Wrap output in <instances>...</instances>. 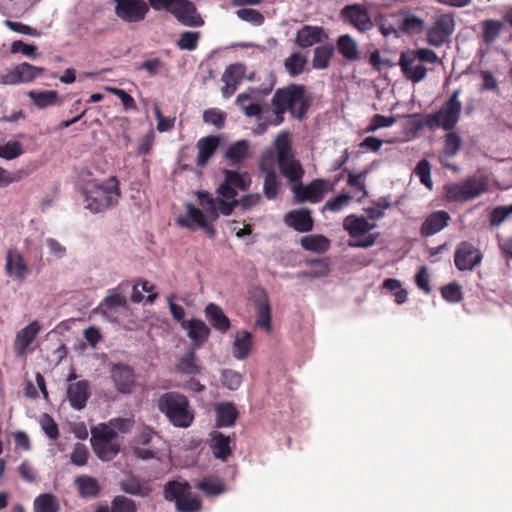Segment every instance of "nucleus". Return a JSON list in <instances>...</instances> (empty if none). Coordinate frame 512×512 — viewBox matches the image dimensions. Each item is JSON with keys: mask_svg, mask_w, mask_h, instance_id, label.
Wrapping results in <instances>:
<instances>
[{"mask_svg": "<svg viewBox=\"0 0 512 512\" xmlns=\"http://www.w3.org/2000/svg\"><path fill=\"white\" fill-rule=\"evenodd\" d=\"M252 334L247 330H242L236 333L235 339L232 343V354L237 360L246 359L252 349Z\"/></svg>", "mask_w": 512, "mask_h": 512, "instance_id": "28", "label": "nucleus"}, {"mask_svg": "<svg viewBox=\"0 0 512 512\" xmlns=\"http://www.w3.org/2000/svg\"><path fill=\"white\" fill-rule=\"evenodd\" d=\"M221 383L223 387L229 390H237L243 381L242 375L232 369H224L221 371Z\"/></svg>", "mask_w": 512, "mask_h": 512, "instance_id": "52", "label": "nucleus"}, {"mask_svg": "<svg viewBox=\"0 0 512 512\" xmlns=\"http://www.w3.org/2000/svg\"><path fill=\"white\" fill-rule=\"evenodd\" d=\"M306 63L307 59L305 56L301 55L299 52H294L285 59L284 67L290 76L295 77L304 71Z\"/></svg>", "mask_w": 512, "mask_h": 512, "instance_id": "47", "label": "nucleus"}, {"mask_svg": "<svg viewBox=\"0 0 512 512\" xmlns=\"http://www.w3.org/2000/svg\"><path fill=\"white\" fill-rule=\"evenodd\" d=\"M164 498L174 503L176 512H200L202 509L201 499L192 492L189 482H167Z\"/></svg>", "mask_w": 512, "mask_h": 512, "instance_id": "5", "label": "nucleus"}, {"mask_svg": "<svg viewBox=\"0 0 512 512\" xmlns=\"http://www.w3.org/2000/svg\"><path fill=\"white\" fill-rule=\"evenodd\" d=\"M67 397L73 409L82 410L90 397L88 381L80 380L71 383L67 389Z\"/></svg>", "mask_w": 512, "mask_h": 512, "instance_id": "21", "label": "nucleus"}, {"mask_svg": "<svg viewBox=\"0 0 512 512\" xmlns=\"http://www.w3.org/2000/svg\"><path fill=\"white\" fill-rule=\"evenodd\" d=\"M236 16L245 22H248L254 26H261L264 21V15L256 9L252 8H241L235 12Z\"/></svg>", "mask_w": 512, "mask_h": 512, "instance_id": "55", "label": "nucleus"}, {"mask_svg": "<svg viewBox=\"0 0 512 512\" xmlns=\"http://www.w3.org/2000/svg\"><path fill=\"white\" fill-rule=\"evenodd\" d=\"M460 94V89L454 90L435 113L427 114L424 117H421L419 114H413L411 117L417 119V122L414 123L415 127L422 129L426 126L429 129L442 128L445 131L453 130L460 120L462 111V103L459 100Z\"/></svg>", "mask_w": 512, "mask_h": 512, "instance_id": "3", "label": "nucleus"}, {"mask_svg": "<svg viewBox=\"0 0 512 512\" xmlns=\"http://www.w3.org/2000/svg\"><path fill=\"white\" fill-rule=\"evenodd\" d=\"M409 54H411L414 58L418 60L421 64L430 63L435 64L439 61V57L435 51L428 48H419L417 50H407Z\"/></svg>", "mask_w": 512, "mask_h": 512, "instance_id": "59", "label": "nucleus"}, {"mask_svg": "<svg viewBox=\"0 0 512 512\" xmlns=\"http://www.w3.org/2000/svg\"><path fill=\"white\" fill-rule=\"evenodd\" d=\"M204 313L208 322L215 330L223 334L229 330L231 326L230 320L219 305L215 303L207 304Z\"/></svg>", "mask_w": 512, "mask_h": 512, "instance_id": "26", "label": "nucleus"}, {"mask_svg": "<svg viewBox=\"0 0 512 512\" xmlns=\"http://www.w3.org/2000/svg\"><path fill=\"white\" fill-rule=\"evenodd\" d=\"M220 144V138L215 135H209L200 138L197 142L198 155L196 158V166L205 167L210 158L214 155Z\"/></svg>", "mask_w": 512, "mask_h": 512, "instance_id": "24", "label": "nucleus"}, {"mask_svg": "<svg viewBox=\"0 0 512 512\" xmlns=\"http://www.w3.org/2000/svg\"><path fill=\"white\" fill-rule=\"evenodd\" d=\"M483 255L472 243L460 242L455 250L454 263L460 271H472L482 261Z\"/></svg>", "mask_w": 512, "mask_h": 512, "instance_id": "10", "label": "nucleus"}, {"mask_svg": "<svg viewBox=\"0 0 512 512\" xmlns=\"http://www.w3.org/2000/svg\"><path fill=\"white\" fill-rule=\"evenodd\" d=\"M454 27L455 22L451 15H440L427 31V42L434 47L442 46L449 40Z\"/></svg>", "mask_w": 512, "mask_h": 512, "instance_id": "11", "label": "nucleus"}, {"mask_svg": "<svg viewBox=\"0 0 512 512\" xmlns=\"http://www.w3.org/2000/svg\"><path fill=\"white\" fill-rule=\"evenodd\" d=\"M94 453L102 461H110L120 452V442H91Z\"/></svg>", "mask_w": 512, "mask_h": 512, "instance_id": "39", "label": "nucleus"}, {"mask_svg": "<svg viewBox=\"0 0 512 512\" xmlns=\"http://www.w3.org/2000/svg\"><path fill=\"white\" fill-rule=\"evenodd\" d=\"M39 331V323L37 321H33L17 333L15 339V348L19 354L25 352V350L33 342Z\"/></svg>", "mask_w": 512, "mask_h": 512, "instance_id": "32", "label": "nucleus"}, {"mask_svg": "<svg viewBox=\"0 0 512 512\" xmlns=\"http://www.w3.org/2000/svg\"><path fill=\"white\" fill-rule=\"evenodd\" d=\"M375 227V222H369L366 217L355 214L346 216L343 221L344 230H346L352 238L363 236Z\"/></svg>", "mask_w": 512, "mask_h": 512, "instance_id": "22", "label": "nucleus"}, {"mask_svg": "<svg viewBox=\"0 0 512 512\" xmlns=\"http://www.w3.org/2000/svg\"><path fill=\"white\" fill-rule=\"evenodd\" d=\"M503 24L499 20L488 19L482 22V38L486 44L493 43L500 35Z\"/></svg>", "mask_w": 512, "mask_h": 512, "instance_id": "46", "label": "nucleus"}, {"mask_svg": "<svg viewBox=\"0 0 512 512\" xmlns=\"http://www.w3.org/2000/svg\"><path fill=\"white\" fill-rule=\"evenodd\" d=\"M442 297L451 303H457L462 300L461 286L457 283H450L441 288Z\"/></svg>", "mask_w": 512, "mask_h": 512, "instance_id": "60", "label": "nucleus"}, {"mask_svg": "<svg viewBox=\"0 0 512 512\" xmlns=\"http://www.w3.org/2000/svg\"><path fill=\"white\" fill-rule=\"evenodd\" d=\"M337 49L339 53L349 61H355L359 58L358 45L348 34L341 35L338 38Z\"/></svg>", "mask_w": 512, "mask_h": 512, "instance_id": "38", "label": "nucleus"}, {"mask_svg": "<svg viewBox=\"0 0 512 512\" xmlns=\"http://www.w3.org/2000/svg\"><path fill=\"white\" fill-rule=\"evenodd\" d=\"M333 53L334 47L332 45H322L316 47L314 49L312 67L318 70L326 69L329 66Z\"/></svg>", "mask_w": 512, "mask_h": 512, "instance_id": "43", "label": "nucleus"}, {"mask_svg": "<svg viewBox=\"0 0 512 512\" xmlns=\"http://www.w3.org/2000/svg\"><path fill=\"white\" fill-rule=\"evenodd\" d=\"M95 512H137L135 503L125 496H116L111 506H99Z\"/></svg>", "mask_w": 512, "mask_h": 512, "instance_id": "40", "label": "nucleus"}, {"mask_svg": "<svg viewBox=\"0 0 512 512\" xmlns=\"http://www.w3.org/2000/svg\"><path fill=\"white\" fill-rule=\"evenodd\" d=\"M115 14L122 21L137 23L145 19L149 12V6L144 0H113Z\"/></svg>", "mask_w": 512, "mask_h": 512, "instance_id": "7", "label": "nucleus"}, {"mask_svg": "<svg viewBox=\"0 0 512 512\" xmlns=\"http://www.w3.org/2000/svg\"><path fill=\"white\" fill-rule=\"evenodd\" d=\"M171 14L184 26L201 27L204 25V20L198 13L196 5L189 0H176Z\"/></svg>", "mask_w": 512, "mask_h": 512, "instance_id": "13", "label": "nucleus"}, {"mask_svg": "<svg viewBox=\"0 0 512 512\" xmlns=\"http://www.w3.org/2000/svg\"><path fill=\"white\" fill-rule=\"evenodd\" d=\"M157 408L174 427L188 428L193 423L194 411L190 402L179 392L163 393L157 400Z\"/></svg>", "mask_w": 512, "mask_h": 512, "instance_id": "4", "label": "nucleus"}, {"mask_svg": "<svg viewBox=\"0 0 512 512\" xmlns=\"http://www.w3.org/2000/svg\"><path fill=\"white\" fill-rule=\"evenodd\" d=\"M277 165L280 174L286 178L290 184L302 181L305 171L295 155L278 159Z\"/></svg>", "mask_w": 512, "mask_h": 512, "instance_id": "19", "label": "nucleus"}, {"mask_svg": "<svg viewBox=\"0 0 512 512\" xmlns=\"http://www.w3.org/2000/svg\"><path fill=\"white\" fill-rule=\"evenodd\" d=\"M226 119V114L221 112L220 110L211 108L204 111L203 120L205 123L216 126L217 128H221L224 126V122Z\"/></svg>", "mask_w": 512, "mask_h": 512, "instance_id": "63", "label": "nucleus"}, {"mask_svg": "<svg viewBox=\"0 0 512 512\" xmlns=\"http://www.w3.org/2000/svg\"><path fill=\"white\" fill-rule=\"evenodd\" d=\"M216 424L218 427H231L234 425L238 411L233 403L225 402L216 405Z\"/></svg>", "mask_w": 512, "mask_h": 512, "instance_id": "31", "label": "nucleus"}, {"mask_svg": "<svg viewBox=\"0 0 512 512\" xmlns=\"http://www.w3.org/2000/svg\"><path fill=\"white\" fill-rule=\"evenodd\" d=\"M176 367L182 374L197 375L201 373V366L197 363V356L194 349L189 350L184 356H182Z\"/></svg>", "mask_w": 512, "mask_h": 512, "instance_id": "41", "label": "nucleus"}, {"mask_svg": "<svg viewBox=\"0 0 512 512\" xmlns=\"http://www.w3.org/2000/svg\"><path fill=\"white\" fill-rule=\"evenodd\" d=\"M84 208L93 214L105 212L116 206L120 198L119 181L115 176L105 182L90 181L80 188Z\"/></svg>", "mask_w": 512, "mask_h": 512, "instance_id": "2", "label": "nucleus"}, {"mask_svg": "<svg viewBox=\"0 0 512 512\" xmlns=\"http://www.w3.org/2000/svg\"><path fill=\"white\" fill-rule=\"evenodd\" d=\"M201 33L198 31H184L180 34L177 46L180 50L193 51L197 48Z\"/></svg>", "mask_w": 512, "mask_h": 512, "instance_id": "51", "label": "nucleus"}, {"mask_svg": "<svg viewBox=\"0 0 512 512\" xmlns=\"http://www.w3.org/2000/svg\"><path fill=\"white\" fill-rule=\"evenodd\" d=\"M248 156L249 143L246 140H238L232 143L225 152V158L236 167H239Z\"/></svg>", "mask_w": 512, "mask_h": 512, "instance_id": "33", "label": "nucleus"}, {"mask_svg": "<svg viewBox=\"0 0 512 512\" xmlns=\"http://www.w3.org/2000/svg\"><path fill=\"white\" fill-rule=\"evenodd\" d=\"M301 246L306 251L324 253L330 248V241L323 235H308L300 240Z\"/></svg>", "mask_w": 512, "mask_h": 512, "instance_id": "36", "label": "nucleus"}, {"mask_svg": "<svg viewBox=\"0 0 512 512\" xmlns=\"http://www.w3.org/2000/svg\"><path fill=\"white\" fill-rule=\"evenodd\" d=\"M245 71L246 67L242 63H235L226 67L221 78L224 83L221 88L222 96L224 98H230L235 93L238 85L244 77Z\"/></svg>", "mask_w": 512, "mask_h": 512, "instance_id": "16", "label": "nucleus"}, {"mask_svg": "<svg viewBox=\"0 0 512 512\" xmlns=\"http://www.w3.org/2000/svg\"><path fill=\"white\" fill-rule=\"evenodd\" d=\"M462 146V139L458 133L453 130L447 131L444 139L442 153L446 157H454Z\"/></svg>", "mask_w": 512, "mask_h": 512, "instance_id": "48", "label": "nucleus"}, {"mask_svg": "<svg viewBox=\"0 0 512 512\" xmlns=\"http://www.w3.org/2000/svg\"><path fill=\"white\" fill-rule=\"evenodd\" d=\"M91 435V442H120L115 428H113L109 422L92 428Z\"/></svg>", "mask_w": 512, "mask_h": 512, "instance_id": "42", "label": "nucleus"}, {"mask_svg": "<svg viewBox=\"0 0 512 512\" xmlns=\"http://www.w3.org/2000/svg\"><path fill=\"white\" fill-rule=\"evenodd\" d=\"M284 223L300 233L310 232L314 224L311 211L307 208L289 211L284 216Z\"/></svg>", "mask_w": 512, "mask_h": 512, "instance_id": "18", "label": "nucleus"}, {"mask_svg": "<svg viewBox=\"0 0 512 512\" xmlns=\"http://www.w3.org/2000/svg\"><path fill=\"white\" fill-rule=\"evenodd\" d=\"M110 377L119 393H131L135 384V373L129 365L122 363L113 364L110 369Z\"/></svg>", "mask_w": 512, "mask_h": 512, "instance_id": "14", "label": "nucleus"}, {"mask_svg": "<svg viewBox=\"0 0 512 512\" xmlns=\"http://www.w3.org/2000/svg\"><path fill=\"white\" fill-rule=\"evenodd\" d=\"M44 71L45 68L43 67H37L27 62H23L15 66L13 69L0 74V84L17 85L20 83H30Z\"/></svg>", "mask_w": 512, "mask_h": 512, "instance_id": "8", "label": "nucleus"}, {"mask_svg": "<svg viewBox=\"0 0 512 512\" xmlns=\"http://www.w3.org/2000/svg\"><path fill=\"white\" fill-rule=\"evenodd\" d=\"M197 198L201 207L208 213L211 221H215L218 217V198L215 199L207 191H197Z\"/></svg>", "mask_w": 512, "mask_h": 512, "instance_id": "45", "label": "nucleus"}, {"mask_svg": "<svg viewBox=\"0 0 512 512\" xmlns=\"http://www.w3.org/2000/svg\"><path fill=\"white\" fill-rule=\"evenodd\" d=\"M450 215L444 210L430 214L421 225L420 232L423 236L429 237L444 229L448 225Z\"/></svg>", "mask_w": 512, "mask_h": 512, "instance_id": "25", "label": "nucleus"}, {"mask_svg": "<svg viewBox=\"0 0 512 512\" xmlns=\"http://www.w3.org/2000/svg\"><path fill=\"white\" fill-rule=\"evenodd\" d=\"M415 174L419 177L420 182L427 187L432 189L433 182L431 180V165L426 159L420 160L414 170Z\"/></svg>", "mask_w": 512, "mask_h": 512, "instance_id": "56", "label": "nucleus"}, {"mask_svg": "<svg viewBox=\"0 0 512 512\" xmlns=\"http://www.w3.org/2000/svg\"><path fill=\"white\" fill-rule=\"evenodd\" d=\"M210 447L216 458L225 460L231 454L230 437L220 432H215L212 435Z\"/></svg>", "mask_w": 512, "mask_h": 512, "instance_id": "37", "label": "nucleus"}, {"mask_svg": "<svg viewBox=\"0 0 512 512\" xmlns=\"http://www.w3.org/2000/svg\"><path fill=\"white\" fill-rule=\"evenodd\" d=\"M254 302L257 309L255 325L269 333L271 331V307L267 294L263 290H259Z\"/></svg>", "mask_w": 512, "mask_h": 512, "instance_id": "23", "label": "nucleus"}, {"mask_svg": "<svg viewBox=\"0 0 512 512\" xmlns=\"http://www.w3.org/2000/svg\"><path fill=\"white\" fill-rule=\"evenodd\" d=\"M322 27L304 25L297 31L295 42L301 48H308L322 41Z\"/></svg>", "mask_w": 512, "mask_h": 512, "instance_id": "27", "label": "nucleus"}, {"mask_svg": "<svg viewBox=\"0 0 512 512\" xmlns=\"http://www.w3.org/2000/svg\"><path fill=\"white\" fill-rule=\"evenodd\" d=\"M512 213V204L506 206H497L490 213V224L492 226L501 225Z\"/></svg>", "mask_w": 512, "mask_h": 512, "instance_id": "61", "label": "nucleus"}, {"mask_svg": "<svg viewBox=\"0 0 512 512\" xmlns=\"http://www.w3.org/2000/svg\"><path fill=\"white\" fill-rule=\"evenodd\" d=\"M126 305L127 300L124 295L119 293L117 289H109L107 291V295L95 308V313L101 314L109 321H114V319H112V317L109 315V312L116 308H124Z\"/></svg>", "mask_w": 512, "mask_h": 512, "instance_id": "20", "label": "nucleus"}, {"mask_svg": "<svg viewBox=\"0 0 512 512\" xmlns=\"http://www.w3.org/2000/svg\"><path fill=\"white\" fill-rule=\"evenodd\" d=\"M5 25L10 30H12L16 33H19V34L29 35V36H33V37H39L41 35V33L37 29L30 27L21 22L6 20Z\"/></svg>", "mask_w": 512, "mask_h": 512, "instance_id": "64", "label": "nucleus"}, {"mask_svg": "<svg viewBox=\"0 0 512 512\" xmlns=\"http://www.w3.org/2000/svg\"><path fill=\"white\" fill-rule=\"evenodd\" d=\"M11 53H21L31 59H37L39 57V53L35 45L27 44L21 40H15L12 42Z\"/></svg>", "mask_w": 512, "mask_h": 512, "instance_id": "58", "label": "nucleus"}, {"mask_svg": "<svg viewBox=\"0 0 512 512\" xmlns=\"http://www.w3.org/2000/svg\"><path fill=\"white\" fill-rule=\"evenodd\" d=\"M23 147L19 141H8L0 145V158L12 160L23 154Z\"/></svg>", "mask_w": 512, "mask_h": 512, "instance_id": "57", "label": "nucleus"}, {"mask_svg": "<svg viewBox=\"0 0 512 512\" xmlns=\"http://www.w3.org/2000/svg\"><path fill=\"white\" fill-rule=\"evenodd\" d=\"M59 499L51 493H43L38 495L33 502L34 512H59Z\"/></svg>", "mask_w": 512, "mask_h": 512, "instance_id": "35", "label": "nucleus"}, {"mask_svg": "<svg viewBox=\"0 0 512 512\" xmlns=\"http://www.w3.org/2000/svg\"><path fill=\"white\" fill-rule=\"evenodd\" d=\"M274 146L277 160L294 155L288 132L279 133L275 139Z\"/></svg>", "mask_w": 512, "mask_h": 512, "instance_id": "49", "label": "nucleus"}, {"mask_svg": "<svg viewBox=\"0 0 512 512\" xmlns=\"http://www.w3.org/2000/svg\"><path fill=\"white\" fill-rule=\"evenodd\" d=\"M340 16L345 23H349L360 32H366L374 26L368 10L361 4L344 6L340 11Z\"/></svg>", "mask_w": 512, "mask_h": 512, "instance_id": "12", "label": "nucleus"}, {"mask_svg": "<svg viewBox=\"0 0 512 512\" xmlns=\"http://www.w3.org/2000/svg\"><path fill=\"white\" fill-rule=\"evenodd\" d=\"M121 490L139 497H147L152 492L150 482H121Z\"/></svg>", "mask_w": 512, "mask_h": 512, "instance_id": "50", "label": "nucleus"}, {"mask_svg": "<svg viewBox=\"0 0 512 512\" xmlns=\"http://www.w3.org/2000/svg\"><path fill=\"white\" fill-rule=\"evenodd\" d=\"M487 181L481 177H469L459 183H448L445 185V196L450 202H467L487 190Z\"/></svg>", "mask_w": 512, "mask_h": 512, "instance_id": "6", "label": "nucleus"}, {"mask_svg": "<svg viewBox=\"0 0 512 512\" xmlns=\"http://www.w3.org/2000/svg\"><path fill=\"white\" fill-rule=\"evenodd\" d=\"M353 197L349 194H340L335 198L328 200L323 210L331 211V212H339L341 211L351 200Z\"/></svg>", "mask_w": 512, "mask_h": 512, "instance_id": "62", "label": "nucleus"}, {"mask_svg": "<svg viewBox=\"0 0 512 512\" xmlns=\"http://www.w3.org/2000/svg\"><path fill=\"white\" fill-rule=\"evenodd\" d=\"M281 180L274 170L266 173L263 182V193L268 200H274L280 190Z\"/></svg>", "mask_w": 512, "mask_h": 512, "instance_id": "44", "label": "nucleus"}, {"mask_svg": "<svg viewBox=\"0 0 512 512\" xmlns=\"http://www.w3.org/2000/svg\"><path fill=\"white\" fill-rule=\"evenodd\" d=\"M224 182L220 184L217 192L225 199L235 198L236 189L246 191L251 185V177L248 172L239 173L237 171L224 169Z\"/></svg>", "mask_w": 512, "mask_h": 512, "instance_id": "9", "label": "nucleus"}, {"mask_svg": "<svg viewBox=\"0 0 512 512\" xmlns=\"http://www.w3.org/2000/svg\"><path fill=\"white\" fill-rule=\"evenodd\" d=\"M311 99L306 95L304 85L290 84L275 91L271 104L274 107V118L269 124L278 126L284 121V114L289 112L292 117L302 120L309 107Z\"/></svg>", "mask_w": 512, "mask_h": 512, "instance_id": "1", "label": "nucleus"}, {"mask_svg": "<svg viewBox=\"0 0 512 512\" xmlns=\"http://www.w3.org/2000/svg\"><path fill=\"white\" fill-rule=\"evenodd\" d=\"M327 181L324 179H315L307 184L308 201L318 203L322 200L326 190Z\"/></svg>", "mask_w": 512, "mask_h": 512, "instance_id": "53", "label": "nucleus"}, {"mask_svg": "<svg viewBox=\"0 0 512 512\" xmlns=\"http://www.w3.org/2000/svg\"><path fill=\"white\" fill-rule=\"evenodd\" d=\"M181 327L187 331V335L192 341L194 349H199L207 341L211 332L206 323L197 318L182 321Z\"/></svg>", "mask_w": 512, "mask_h": 512, "instance_id": "17", "label": "nucleus"}, {"mask_svg": "<svg viewBox=\"0 0 512 512\" xmlns=\"http://www.w3.org/2000/svg\"><path fill=\"white\" fill-rule=\"evenodd\" d=\"M6 273L8 276L17 280H23L29 269L20 254H13L11 251L6 256Z\"/></svg>", "mask_w": 512, "mask_h": 512, "instance_id": "30", "label": "nucleus"}, {"mask_svg": "<svg viewBox=\"0 0 512 512\" xmlns=\"http://www.w3.org/2000/svg\"><path fill=\"white\" fill-rule=\"evenodd\" d=\"M398 65L403 76L413 84L421 82L427 75L426 67L407 51L400 53Z\"/></svg>", "mask_w": 512, "mask_h": 512, "instance_id": "15", "label": "nucleus"}, {"mask_svg": "<svg viewBox=\"0 0 512 512\" xmlns=\"http://www.w3.org/2000/svg\"><path fill=\"white\" fill-rule=\"evenodd\" d=\"M423 28L424 20L412 14L406 16L399 27L406 34H418L422 32Z\"/></svg>", "mask_w": 512, "mask_h": 512, "instance_id": "54", "label": "nucleus"}, {"mask_svg": "<svg viewBox=\"0 0 512 512\" xmlns=\"http://www.w3.org/2000/svg\"><path fill=\"white\" fill-rule=\"evenodd\" d=\"M206 221L207 218L204 213L192 203L186 204V218H177V223L186 228H192L193 224L197 227L203 226Z\"/></svg>", "mask_w": 512, "mask_h": 512, "instance_id": "34", "label": "nucleus"}, {"mask_svg": "<svg viewBox=\"0 0 512 512\" xmlns=\"http://www.w3.org/2000/svg\"><path fill=\"white\" fill-rule=\"evenodd\" d=\"M27 96L31 99L33 104L39 109L61 105V97L55 90L37 91L30 90Z\"/></svg>", "mask_w": 512, "mask_h": 512, "instance_id": "29", "label": "nucleus"}]
</instances>
